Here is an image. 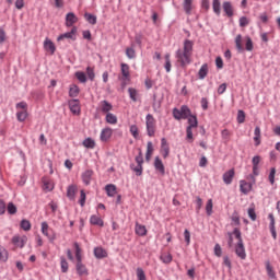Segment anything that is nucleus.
I'll list each match as a JSON object with an SVG mask.
<instances>
[{"mask_svg":"<svg viewBox=\"0 0 280 280\" xmlns=\"http://www.w3.org/2000/svg\"><path fill=\"white\" fill-rule=\"evenodd\" d=\"M277 174V168L272 167L269 173V183L275 185V176Z\"/></svg>","mask_w":280,"mask_h":280,"instance_id":"nucleus-58","label":"nucleus"},{"mask_svg":"<svg viewBox=\"0 0 280 280\" xmlns=\"http://www.w3.org/2000/svg\"><path fill=\"white\" fill-rule=\"evenodd\" d=\"M75 78L77 80H79V82H81L82 84H84L86 82V74L82 71H78L75 72Z\"/></svg>","mask_w":280,"mask_h":280,"instance_id":"nucleus-47","label":"nucleus"},{"mask_svg":"<svg viewBox=\"0 0 280 280\" xmlns=\"http://www.w3.org/2000/svg\"><path fill=\"white\" fill-rule=\"evenodd\" d=\"M20 226L23 231H32V223L27 219H23L20 223Z\"/></svg>","mask_w":280,"mask_h":280,"instance_id":"nucleus-38","label":"nucleus"},{"mask_svg":"<svg viewBox=\"0 0 280 280\" xmlns=\"http://www.w3.org/2000/svg\"><path fill=\"white\" fill-rule=\"evenodd\" d=\"M94 255L96 259H104V257H108V253H106L102 247L94 248Z\"/></svg>","mask_w":280,"mask_h":280,"instance_id":"nucleus-27","label":"nucleus"},{"mask_svg":"<svg viewBox=\"0 0 280 280\" xmlns=\"http://www.w3.org/2000/svg\"><path fill=\"white\" fill-rule=\"evenodd\" d=\"M79 203L81 207H84V205L86 203V192H84V190L80 191Z\"/></svg>","mask_w":280,"mask_h":280,"instance_id":"nucleus-56","label":"nucleus"},{"mask_svg":"<svg viewBox=\"0 0 280 280\" xmlns=\"http://www.w3.org/2000/svg\"><path fill=\"white\" fill-rule=\"evenodd\" d=\"M248 23H250V21L248 20V18L242 16V18L240 19V26H241V27H246V25H248Z\"/></svg>","mask_w":280,"mask_h":280,"instance_id":"nucleus-61","label":"nucleus"},{"mask_svg":"<svg viewBox=\"0 0 280 280\" xmlns=\"http://www.w3.org/2000/svg\"><path fill=\"white\" fill-rule=\"evenodd\" d=\"M126 56L127 58H129V60L137 58V51L135 50L133 45L131 47L126 48Z\"/></svg>","mask_w":280,"mask_h":280,"instance_id":"nucleus-34","label":"nucleus"},{"mask_svg":"<svg viewBox=\"0 0 280 280\" xmlns=\"http://www.w3.org/2000/svg\"><path fill=\"white\" fill-rule=\"evenodd\" d=\"M135 42L137 43V45L141 46V43H143V34L141 33L136 34Z\"/></svg>","mask_w":280,"mask_h":280,"instance_id":"nucleus-64","label":"nucleus"},{"mask_svg":"<svg viewBox=\"0 0 280 280\" xmlns=\"http://www.w3.org/2000/svg\"><path fill=\"white\" fill-rule=\"evenodd\" d=\"M212 8L215 15L220 16V0H213Z\"/></svg>","mask_w":280,"mask_h":280,"instance_id":"nucleus-52","label":"nucleus"},{"mask_svg":"<svg viewBox=\"0 0 280 280\" xmlns=\"http://www.w3.org/2000/svg\"><path fill=\"white\" fill-rule=\"evenodd\" d=\"M206 213H207V215H211V213H213V199H209L207 201Z\"/></svg>","mask_w":280,"mask_h":280,"instance_id":"nucleus-44","label":"nucleus"},{"mask_svg":"<svg viewBox=\"0 0 280 280\" xmlns=\"http://www.w3.org/2000/svg\"><path fill=\"white\" fill-rule=\"evenodd\" d=\"M191 115V109L187 105H183L179 109L174 108L173 109V117L177 121H180V119H187Z\"/></svg>","mask_w":280,"mask_h":280,"instance_id":"nucleus-5","label":"nucleus"},{"mask_svg":"<svg viewBox=\"0 0 280 280\" xmlns=\"http://www.w3.org/2000/svg\"><path fill=\"white\" fill-rule=\"evenodd\" d=\"M78 34V27L73 26L71 32L61 34L57 40H65V38H70V40H75V35Z\"/></svg>","mask_w":280,"mask_h":280,"instance_id":"nucleus-9","label":"nucleus"},{"mask_svg":"<svg viewBox=\"0 0 280 280\" xmlns=\"http://www.w3.org/2000/svg\"><path fill=\"white\" fill-rule=\"evenodd\" d=\"M60 266H61V271L62 272H68L69 271V262H67V259H65V257H61Z\"/></svg>","mask_w":280,"mask_h":280,"instance_id":"nucleus-49","label":"nucleus"},{"mask_svg":"<svg viewBox=\"0 0 280 280\" xmlns=\"http://www.w3.org/2000/svg\"><path fill=\"white\" fill-rule=\"evenodd\" d=\"M233 235L235 240H237V244L235 247V254L240 259H246V248H244V241L242 240V232L240 229L235 228L233 233L229 234V246H233Z\"/></svg>","mask_w":280,"mask_h":280,"instance_id":"nucleus-2","label":"nucleus"},{"mask_svg":"<svg viewBox=\"0 0 280 280\" xmlns=\"http://www.w3.org/2000/svg\"><path fill=\"white\" fill-rule=\"evenodd\" d=\"M186 139L190 142L194 141V127L186 128Z\"/></svg>","mask_w":280,"mask_h":280,"instance_id":"nucleus-51","label":"nucleus"},{"mask_svg":"<svg viewBox=\"0 0 280 280\" xmlns=\"http://www.w3.org/2000/svg\"><path fill=\"white\" fill-rule=\"evenodd\" d=\"M243 43H245L246 51H253V49H254L253 39L248 36L243 38L242 35H237L235 37V45H236L237 51H240V52L244 51Z\"/></svg>","mask_w":280,"mask_h":280,"instance_id":"nucleus-3","label":"nucleus"},{"mask_svg":"<svg viewBox=\"0 0 280 280\" xmlns=\"http://www.w3.org/2000/svg\"><path fill=\"white\" fill-rule=\"evenodd\" d=\"M248 215L253 222H255V220H257V213H255V208L248 209Z\"/></svg>","mask_w":280,"mask_h":280,"instance_id":"nucleus-60","label":"nucleus"},{"mask_svg":"<svg viewBox=\"0 0 280 280\" xmlns=\"http://www.w3.org/2000/svg\"><path fill=\"white\" fill-rule=\"evenodd\" d=\"M105 191H106L107 196L113 198L117 194V186H115L113 184H108L105 186Z\"/></svg>","mask_w":280,"mask_h":280,"instance_id":"nucleus-28","label":"nucleus"},{"mask_svg":"<svg viewBox=\"0 0 280 280\" xmlns=\"http://www.w3.org/2000/svg\"><path fill=\"white\" fill-rule=\"evenodd\" d=\"M160 259L161 261H163V264H172V254L170 253H163L161 256H160Z\"/></svg>","mask_w":280,"mask_h":280,"instance_id":"nucleus-40","label":"nucleus"},{"mask_svg":"<svg viewBox=\"0 0 280 280\" xmlns=\"http://www.w3.org/2000/svg\"><path fill=\"white\" fill-rule=\"evenodd\" d=\"M78 23V16L73 12L66 15V27H73Z\"/></svg>","mask_w":280,"mask_h":280,"instance_id":"nucleus-14","label":"nucleus"},{"mask_svg":"<svg viewBox=\"0 0 280 280\" xmlns=\"http://www.w3.org/2000/svg\"><path fill=\"white\" fill-rule=\"evenodd\" d=\"M215 65H217V69H223L224 68V61L222 60V57H217L215 58Z\"/></svg>","mask_w":280,"mask_h":280,"instance_id":"nucleus-63","label":"nucleus"},{"mask_svg":"<svg viewBox=\"0 0 280 280\" xmlns=\"http://www.w3.org/2000/svg\"><path fill=\"white\" fill-rule=\"evenodd\" d=\"M10 257V253L7 250V248L3 245H0V261L5 264Z\"/></svg>","mask_w":280,"mask_h":280,"instance_id":"nucleus-26","label":"nucleus"},{"mask_svg":"<svg viewBox=\"0 0 280 280\" xmlns=\"http://www.w3.org/2000/svg\"><path fill=\"white\" fill-rule=\"evenodd\" d=\"M43 183H44L45 191H52V189H54V182L48 180V179H44Z\"/></svg>","mask_w":280,"mask_h":280,"instance_id":"nucleus-46","label":"nucleus"},{"mask_svg":"<svg viewBox=\"0 0 280 280\" xmlns=\"http://www.w3.org/2000/svg\"><path fill=\"white\" fill-rule=\"evenodd\" d=\"M170 58H171V55L166 54L165 55V69H166V73H170V71H172V60Z\"/></svg>","mask_w":280,"mask_h":280,"instance_id":"nucleus-45","label":"nucleus"},{"mask_svg":"<svg viewBox=\"0 0 280 280\" xmlns=\"http://www.w3.org/2000/svg\"><path fill=\"white\" fill-rule=\"evenodd\" d=\"M191 54H194V42L186 39L184 42V49L176 51V59L180 67L191 65Z\"/></svg>","mask_w":280,"mask_h":280,"instance_id":"nucleus-1","label":"nucleus"},{"mask_svg":"<svg viewBox=\"0 0 280 280\" xmlns=\"http://www.w3.org/2000/svg\"><path fill=\"white\" fill-rule=\"evenodd\" d=\"M86 75H88L89 80H91V82H93V80H95V69H93L92 67H88Z\"/></svg>","mask_w":280,"mask_h":280,"instance_id":"nucleus-50","label":"nucleus"},{"mask_svg":"<svg viewBox=\"0 0 280 280\" xmlns=\"http://www.w3.org/2000/svg\"><path fill=\"white\" fill-rule=\"evenodd\" d=\"M77 194H78V186H75V185L68 186L67 198H69V200H75Z\"/></svg>","mask_w":280,"mask_h":280,"instance_id":"nucleus-18","label":"nucleus"},{"mask_svg":"<svg viewBox=\"0 0 280 280\" xmlns=\"http://www.w3.org/2000/svg\"><path fill=\"white\" fill-rule=\"evenodd\" d=\"M240 189L242 194H249V191L253 189V185L248 184L246 180H241Z\"/></svg>","mask_w":280,"mask_h":280,"instance_id":"nucleus-22","label":"nucleus"},{"mask_svg":"<svg viewBox=\"0 0 280 280\" xmlns=\"http://www.w3.org/2000/svg\"><path fill=\"white\" fill-rule=\"evenodd\" d=\"M105 121L106 124H110V126H116L118 119H117V115L113 114V113H107L105 116Z\"/></svg>","mask_w":280,"mask_h":280,"instance_id":"nucleus-25","label":"nucleus"},{"mask_svg":"<svg viewBox=\"0 0 280 280\" xmlns=\"http://www.w3.org/2000/svg\"><path fill=\"white\" fill-rule=\"evenodd\" d=\"M129 132L133 137V139H139V127L137 125H131L129 128Z\"/></svg>","mask_w":280,"mask_h":280,"instance_id":"nucleus-41","label":"nucleus"},{"mask_svg":"<svg viewBox=\"0 0 280 280\" xmlns=\"http://www.w3.org/2000/svg\"><path fill=\"white\" fill-rule=\"evenodd\" d=\"M128 93H129L130 100H132V102H137V97H139V91H137V89L129 88Z\"/></svg>","mask_w":280,"mask_h":280,"instance_id":"nucleus-42","label":"nucleus"},{"mask_svg":"<svg viewBox=\"0 0 280 280\" xmlns=\"http://www.w3.org/2000/svg\"><path fill=\"white\" fill-rule=\"evenodd\" d=\"M145 128L148 137L156 135V118L152 114L145 116Z\"/></svg>","mask_w":280,"mask_h":280,"instance_id":"nucleus-4","label":"nucleus"},{"mask_svg":"<svg viewBox=\"0 0 280 280\" xmlns=\"http://www.w3.org/2000/svg\"><path fill=\"white\" fill-rule=\"evenodd\" d=\"M98 108L101 113H103L104 115H108V113L113 110V104L108 103V101H101Z\"/></svg>","mask_w":280,"mask_h":280,"instance_id":"nucleus-11","label":"nucleus"},{"mask_svg":"<svg viewBox=\"0 0 280 280\" xmlns=\"http://www.w3.org/2000/svg\"><path fill=\"white\" fill-rule=\"evenodd\" d=\"M84 148H89L90 150H93L95 148V140L88 138L83 141Z\"/></svg>","mask_w":280,"mask_h":280,"instance_id":"nucleus-43","label":"nucleus"},{"mask_svg":"<svg viewBox=\"0 0 280 280\" xmlns=\"http://www.w3.org/2000/svg\"><path fill=\"white\" fill-rule=\"evenodd\" d=\"M221 137L225 141H229V139H231V131H229V129H223L221 132Z\"/></svg>","mask_w":280,"mask_h":280,"instance_id":"nucleus-59","label":"nucleus"},{"mask_svg":"<svg viewBox=\"0 0 280 280\" xmlns=\"http://www.w3.org/2000/svg\"><path fill=\"white\" fill-rule=\"evenodd\" d=\"M163 159H167L170 156V144L165 138L161 139V150H160Z\"/></svg>","mask_w":280,"mask_h":280,"instance_id":"nucleus-8","label":"nucleus"},{"mask_svg":"<svg viewBox=\"0 0 280 280\" xmlns=\"http://www.w3.org/2000/svg\"><path fill=\"white\" fill-rule=\"evenodd\" d=\"M266 270H267V275L270 279H277V273L275 272L272 265H270V261L266 262Z\"/></svg>","mask_w":280,"mask_h":280,"instance_id":"nucleus-31","label":"nucleus"},{"mask_svg":"<svg viewBox=\"0 0 280 280\" xmlns=\"http://www.w3.org/2000/svg\"><path fill=\"white\" fill-rule=\"evenodd\" d=\"M15 108L18 110L16 113L18 121H25V119H27V103L20 102L15 105Z\"/></svg>","mask_w":280,"mask_h":280,"instance_id":"nucleus-6","label":"nucleus"},{"mask_svg":"<svg viewBox=\"0 0 280 280\" xmlns=\"http://www.w3.org/2000/svg\"><path fill=\"white\" fill-rule=\"evenodd\" d=\"M84 19L88 21V23H90V25H95L97 23V16L91 13H85Z\"/></svg>","mask_w":280,"mask_h":280,"instance_id":"nucleus-37","label":"nucleus"},{"mask_svg":"<svg viewBox=\"0 0 280 280\" xmlns=\"http://www.w3.org/2000/svg\"><path fill=\"white\" fill-rule=\"evenodd\" d=\"M78 95H80V88H78L75 84L70 85L69 96L78 97Z\"/></svg>","mask_w":280,"mask_h":280,"instance_id":"nucleus-35","label":"nucleus"},{"mask_svg":"<svg viewBox=\"0 0 280 280\" xmlns=\"http://www.w3.org/2000/svg\"><path fill=\"white\" fill-rule=\"evenodd\" d=\"M252 163H253V167L257 170V167H259V163H261V156L255 155L252 160Z\"/></svg>","mask_w":280,"mask_h":280,"instance_id":"nucleus-57","label":"nucleus"},{"mask_svg":"<svg viewBox=\"0 0 280 280\" xmlns=\"http://www.w3.org/2000/svg\"><path fill=\"white\" fill-rule=\"evenodd\" d=\"M136 275H137L138 280H148L145 278V271H143L142 268H137Z\"/></svg>","mask_w":280,"mask_h":280,"instance_id":"nucleus-54","label":"nucleus"},{"mask_svg":"<svg viewBox=\"0 0 280 280\" xmlns=\"http://www.w3.org/2000/svg\"><path fill=\"white\" fill-rule=\"evenodd\" d=\"M154 167L162 176H165V165H163V161L159 156L154 160Z\"/></svg>","mask_w":280,"mask_h":280,"instance_id":"nucleus-19","label":"nucleus"},{"mask_svg":"<svg viewBox=\"0 0 280 280\" xmlns=\"http://www.w3.org/2000/svg\"><path fill=\"white\" fill-rule=\"evenodd\" d=\"M196 205H197L196 211H197V213H200V209H202V198L197 197L196 198Z\"/></svg>","mask_w":280,"mask_h":280,"instance_id":"nucleus-62","label":"nucleus"},{"mask_svg":"<svg viewBox=\"0 0 280 280\" xmlns=\"http://www.w3.org/2000/svg\"><path fill=\"white\" fill-rule=\"evenodd\" d=\"M93 178V171L88 170L82 174V180L84 185H91V179Z\"/></svg>","mask_w":280,"mask_h":280,"instance_id":"nucleus-24","label":"nucleus"},{"mask_svg":"<svg viewBox=\"0 0 280 280\" xmlns=\"http://www.w3.org/2000/svg\"><path fill=\"white\" fill-rule=\"evenodd\" d=\"M44 49H45V51L50 54V56H54V54H56V45L49 38L45 39V42H44Z\"/></svg>","mask_w":280,"mask_h":280,"instance_id":"nucleus-10","label":"nucleus"},{"mask_svg":"<svg viewBox=\"0 0 280 280\" xmlns=\"http://www.w3.org/2000/svg\"><path fill=\"white\" fill-rule=\"evenodd\" d=\"M121 75L122 80H130V66L121 63Z\"/></svg>","mask_w":280,"mask_h":280,"instance_id":"nucleus-23","label":"nucleus"},{"mask_svg":"<svg viewBox=\"0 0 280 280\" xmlns=\"http://www.w3.org/2000/svg\"><path fill=\"white\" fill-rule=\"evenodd\" d=\"M154 152V147L152 142H148L147 144V153H145V161H150L152 159V154Z\"/></svg>","mask_w":280,"mask_h":280,"instance_id":"nucleus-33","label":"nucleus"},{"mask_svg":"<svg viewBox=\"0 0 280 280\" xmlns=\"http://www.w3.org/2000/svg\"><path fill=\"white\" fill-rule=\"evenodd\" d=\"M113 137V129L110 127H106L101 131L100 139L101 141H108Z\"/></svg>","mask_w":280,"mask_h":280,"instance_id":"nucleus-15","label":"nucleus"},{"mask_svg":"<svg viewBox=\"0 0 280 280\" xmlns=\"http://www.w3.org/2000/svg\"><path fill=\"white\" fill-rule=\"evenodd\" d=\"M233 178H235V170H229L223 174V183L225 185H231L233 183Z\"/></svg>","mask_w":280,"mask_h":280,"instance_id":"nucleus-12","label":"nucleus"},{"mask_svg":"<svg viewBox=\"0 0 280 280\" xmlns=\"http://www.w3.org/2000/svg\"><path fill=\"white\" fill-rule=\"evenodd\" d=\"M7 211L10 213V215H14L18 211L16 206L12 202H9L7 206Z\"/></svg>","mask_w":280,"mask_h":280,"instance_id":"nucleus-48","label":"nucleus"},{"mask_svg":"<svg viewBox=\"0 0 280 280\" xmlns=\"http://www.w3.org/2000/svg\"><path fill=\"white\" fill-rule=\"evenodd\" d=\"M186 119H188V128H198V118L190 114Z\"/></svg>","mask_w":280,"mask_h":280,"instance_id":"nucleus-32","label":"nucleus"},{"mask_svg":"<svg viewBox=\"0 0 280 280\" xmlns=\"http://www.w3.org/2000/svg\"><path fill=\"white\" fill-rule=\"evenodd\" d=\"M42 233L46 237H49V224L47 222H42Z\"/></svg>","mask_w":280,"mask_h":280,"instance_id":"nucleus-53","label":"nucleus"},{"mask_svg":"<svg viewBox=\"0 0 280 280\" xmlns=\"http://www.w3.org/2000/svg\"><path fill=\"white\" fill-rule=\"evenodd\" d=\"M69 108L73 115H80V101L71 100L69 101Z\"/></svg>","mask_w":280,"mask_h":280,"instance_id":"nucleus-13","label":"nucleus"},{"mask_svg":"<svg viewBox=\"0 0 280 280\" xmlns=\"http://www.w3.org/2000/svg\"><path fill=\"white\" fill-rule=\"evenodd\" d=\"M255 145H261V128L256 127L254 130Z\"/></svg>","mask_w":280,"mask_h":280,"instance_id":"nucleus-29","label":"nucleus"},{"mask_svg":"<svg viewBox=\"0 0 280 280\" xmlns=\"http://www.w3.org/2000/svg\"><path fill=\"white\" fill-rule=\"evenodd\" d=\"M209 74V65L203 63L198 72L199 80H205L206 77Z\"/></svg>","mask_w":280,"mask_h":280,"instance_id":"nucleus-20","label":"nucleus"},{"mask_svg":"<svg viewBox=\"0 0 280 280\" xmlns=\"http://www.w3.org/2000/svg\"><path fill=\"white\" fill-rule=\"evenodd\" d=\"M237 121L238 124H244V121H246V114L242 109L237 112Z\"/></svg>","mask_w":280,"mask_h":280,"instance_id":"nucleus-55","label":"nucleus"},{"mask_svg":"<svg viewBox=\"0 0 280 280\" xmlns=\"http://www.w3.org/2000/svg\"><path fill=\"white\" fill-rule=\"evenodd\" d=\"M90 223L93 224L94 226H104V221L102 220V218H100V215H95V214H93L90 218Z\"/></svg>","mask_w":280,"mask_h":280,"instance_id":"nucleus-30","label":"nucleus"},{"mask_svg":"<svg viewBox=\"0 0 280 280\" xmlns=\"http://www.w3.org/2000/svg\"><path fill=\"white\" fill-rule=\"evenodd\" d=\"M11 244H13L14 248H25V244H27V237L25 235H14L11 238Z\"/></svg>","mask_w":280,"mask_h":280,"instance_id":"nucleus-7","label":"nucleus"},{"mask_svg":"<svg viewBox=\"0 0 280 280\" xmlns=\"http://www.w3.org/2000/svg\"><path fill=\"white\" fill-rule=\"evenodd\" d=\"M75 268L79 277L89 276V269L86 268V265L82 264V261L77 262Z\"/></svg>","mask_w":280,"mask_h":280,"instance_id":"nucleus-16","label":"nucleus"},{"mask_svg":"<svg viewBox=\"0 0 280 280\" xmlns=\"http://www.w3.org/2000/svg\"><path fill=\"white\" fill-rule=\"evenodd\" d=\"M136 235H139V237H145L148 235V229L143 224L136 223Z\"/></svg>","mask_w":280,"mask_h":280,"instance_id":"nucleus-17","label":"nucleus"},{"mask_svg":"<svg viewBox=\"0 0 280 280\" xmlns=\"http://www.w3.org/2000/svg\"><path fill=\"white\" fill-rule=\"evenodd\" d=\"M74 248L77 264L82 262V248H80V245L78 243H74Z\"/></svg>","mask_w":280,"mask_h":280,"instance_id":"nucleus-36","label":"nucleus"},{"mask_svg":"<svg viewBox=\"0 0 280 280\" xmlns=\"http://www.w3.org/2000/svg\"><path fill=\"white\" fill-rule=\"evenodd\" d=\"M223 10L228 16L233 15V5H231V2H223Z\"/></svg>","mask_w":280,"mask_h":280,"instance_id":"nucleus-39","label":"nucleus"},{"mask_svg":"<svg viewBox=\"0 0 280 280\" xmlns=\"http://www.w3.org/2000/svg\"><path fill=\"white\" fill-rule=\"evenodd\" d=\"M183 8L186 14H191V11L194 10V0H184Z\"/></svg>","mask_w":280,"mask_h":280,"instance_id":"nucleus-21","label":"nucleus"}]
</instances>
